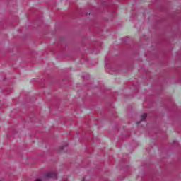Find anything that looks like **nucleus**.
<instances>
[{
    "mask_svg": "<svg viewBox=\"0 0 181 181\" xmlns=\"http://www.w3.org/2000/svg\"><path fill=\"white\" fill-rule=\"evenodd\" d=\"M56 176H57V173H56V171L48 173L46 175V177H56Z\"/></svg>",
    "mask_w": 181,
    "mask_h": 181,
    "instance_id": "f257e3e1",
    "label": "nucleus"
},
{
    "mask_svg": "<svg viewBox=\"0 0 181 181\" xmlns=\"http://www.w3.org/2000/svg\"><path fill=\"white\" fill-rule=\"evenodd\" d=\"M105 62L106 69H107L108 73H110V74H114V73H113V72H111V71H110V69L108 68V65H107V60H105Z\"/></svg>",
    "mask_w": 181,
    "mask_h": 181,
    "instance_id": "f03ea898",
    "label": "nucleus"
},
{
    "mask_svg": "<svg viewBox=\"0 0 181 181\" xmlns=\"http://www.w3.org/2000/svg\"><path fill=\"white\" fill-rule=\"evenodd\" d=\"M148 117V115L146 114H143L141 115V121H144V119H146V117Z\"/></svg>",
    "mask_w": 181,
    "mask_h": 181,
    "instance_id": "7ed1b4c3",
    "label": "nucleus"
},
{
    "mask_svg": "<svg viewBox=\"0 0 181 181\" xmlns=\"http://www.w3.org/2000/svg\"><path fill=\"white\" fill-rule=\"evenodd\" d=\"M36 181H41L40 180H36Z\"/></svg>",
    "mask_w": 181,
    "mask_h": 181,
    "instance_id": "20e7f679",
    "label": "nucleus"
}]
</instances>
